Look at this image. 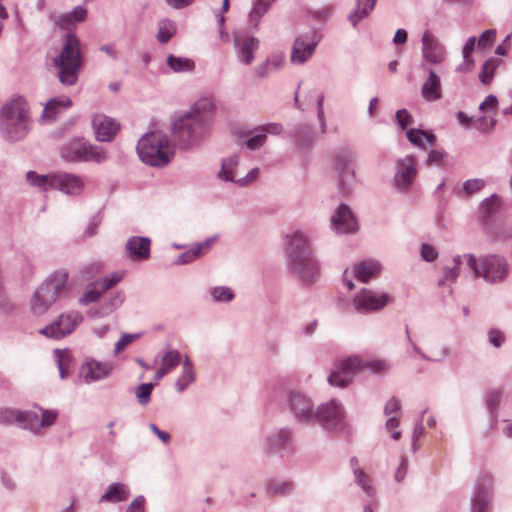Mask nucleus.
I'll return each instance as SVG.
<instances>
[{"label": "nucleus", "instance_id": "4", "mask_svg": "<svg viewBox=\"0 0 512 512\" xmlns=\"http://www.w3.org/2000/svg\"><path fill=\"white\" fill-rule=\"evenodd\" d=\"M140 159L151 166L163 167L174 156V148L167 136L159 131L151 132L143 136L137 145Z\"/></svg>", "mask_w": 512, "mask_h": 512}, {"label": "nucleus", "instance_id": "34", "mask_svg": "<svg viewBox=\"0 0 512 512\" xmlns=\"http://www.w3.org/2000/svg\"><path fill=\"white\" fill-rule=\"evenodd\" d=\"M183 372L181 377L176 381L175 386L179 392H182L186 389L188 385H190L195 380L194 369L191 361L188 357L182 362Z\"/></svg>", "mask_w": 512, "mask_h": 512}, {"label": "nucleus", "instance_id": "21", "mask_svg": "<svg viewBox=\"0 0 512 512\" xmlns=\"http://www.w3.org/2000/svg\"><path fill=\"white\" fill-rule=\"evenodd\" d=\"M112 370L111 363L91 360L82 367L81 373L86 381H96L107 377Z\"/></svg>", "mask_w": 512, "mask_h": 512}, {"label": "nucleus", "instance_id": "61", "mask_svg": "<svg viewBox=\"0 0 512 512\" xmlns=\"http://www.w3.org/2000/svg\"><path fill=\"white\" fill-rule=\"evenodd\" d=\"M495 34H481L478 40V48H484L493 44V36Z\"/></svg>", "mask_w": 512, "mask_h": 512}, {"label": "nucleus", "instance_id": "20", "mask_svg": "<svg viewBox=\"0 0 512 512\" xmlns=\"http://www.w3.org/2000/svg\"><path fill=\"white\" fill-rule=\"evenodd\" d=\"M332 224L339 233H352L357 229V223L350 209L346 205H341L334 217Z\"/></svg>", "mask_w": 512, "mask_h": 512}, {"label": "nucleus", "instance_id": "53", "mask_svg": "<svg viewBox=\"0 0 512 512\" xmlns=\"http://www.w3.org/2000/svg\"><path fill=\"white\" fill-rule=\"evenodd\" d=\"M494 125L495 120L487 117H480L474 121V126L481 131H489L493 129Z\"/></svg>", "mask_w": 512, "mask_h": 512}, {"label": "nucleus", "instance_id": "12", "mask_svg": "<svg viewBox=\"0 0 512 512\" xmlns=\"http://www.w3.org/2000/svg\"><path fill=\"white\" fill-rule=\"evenodd\" d=\"M81 321L82 316L79 312L61 314L54 322L44 327L41 333L54 339H61L72 333Z\"/></svg>", "mask_w": 512, "mask_h": 512}, {"label": "nucleus", "instance_id": "11", "mask_svg": "<svg viewBox=\"0 0 512 512\" xmlns=\"http://www.w3.org/2000/svg\"><path fill=\"white\" fill-rule=\"evenodd\" d=\"M389 301L388 294L364 288L355 295L353 306L360 313H368L382 309Z\"/></svg>", "mask_w": 512, "mask_h": 512}, {"label": "nucleus", "instance_id": "15", "mask_svg": "<svg viewBox=\"0 0 512 512\" xmlns=\"http://www.w3.org/2000/svg\"><path fill=\"white\" fill-rule=\"evenodd\" d=\"M315 419L326 429L334 430L341 424L343 419L342 407L335 400H332L318 408L315 413Z\"/></svg>", "mask_w": 512, "mask_h": 512}, {"label": "nucleus", "instance_id": "47", "mask_svg": "<svg viewBox=\"0 0 512 512\" xmlns=\"http://www.w3.org/2000/svg\"><path fill=\"white\" fill-rule=\"evenodd\" d=\"M484 187V181L482 179H470L463 184V191L467 195H471L475 192L480 191Z\"/></svg>", "mask_w": 512, "mask_h": 512}, {"label": "nucleus", "instance_id": "18", "mask_svg": "<svg viewBox=\"0 0 512 512\" xmlns=\"http://www.w3.org/2000/svg\"><path fill=\"white\" fill-rule=\"evenodd\" d=\"M235 47L241 61L250 64L254 59V52L259 47V40L249 34H237Z\"/></svg>", "mask_w": 512, "mask_h": 512}, {"label": "nucleus", "instance_id": "13", "mask_svg": "<svg viewBox=\"0 0 512 512\" xmlns=\"http://www.w3.org/2000/svg\"><path fill=\"white\" fill-rule=\"evenodd\" d=\"M320 41L316 34H304L299 36L293 45L291 52V62L303 64L314 53V50Z\"/></svg>", "mask_w": 512, "mask_h": 512}, {"label": "nucleus", "instance_id": "6", "mask_svg": "<svg viewBox=\"0 0 512 512\" xmlns=\"http://www.w3.org/2000/svg\"><path fill=\"white\" fill-rule=\"evenodd\" d=\"M27 181L43 191L49 189H58L69 195H79L85 187V181L82 177L69 173H56L50 175H38L34 171H29L26 175Z\"/></svg>", "mask_w": 512, "mask_h": 512}, {"label": "nucleus", "instance_id": "14", "mask_svg": "<svg viewBox=\"0 0 512 512\" xmlns=\"http://www.w3.org/2000/svg\"><path fill=\"white\" fill-rule=\"evenodd\" d=\"M0 423L16 424L23 429H35L38 425V414L15 409H0Z\"/></svg>", "mask_w": 512, "mask_h": 512}, {"label": "nucleus", "instance_id": "25", "mask_svg": "<svg viewBox=\"0 0 512 512\" xmlns=\"http://www.w3.org/2000/svg\"><path fill=\"white\" fill-rule=\"evenodd\" d=\"M415 158L406 156L399 161V170L396 174V182L403 187L409 186L416 176Z\"/></svg>", "mask_w": 512, "mask_h": 512}, {"label": "nucleus", "instance_id": "29", "mask_svg": "<svg viewBox=\"0 0 512 512\" xmlns=\"http://www.w3.org/2000/svg\"><path fill=\"white\" fill-rule=\"evenodd\" d=\"M72 106V101L69 97L61 96L49 100L43 110V120H53L58 113L68 109Z\"/></svg>", "mask_w": 512, "mask_h": 512}, {"label": "nucleus", "instance_id": "28", "mask_svg": "<svg viewBox=\"0 0 512 512\" xmlns=\"http://www.w3.org/2000/svg\"><path fill=\"white\" fill-rule=\"evenodd\" d=\"M291 408L297 417L303 419L315 418L309 399L300 393L291 395Z\"/></svg>", "mask_w": 512, "mask_h": 512}, {"label": "nucleus", "instance_id": "37", "mask_svg": "<svg viewBox=\"0 0 512 512\" xmlns=\"http://www.w3.org/2000/svg\"><path fill=\"white\" fill-rule=\"evenodd\" d=\"M210 245H211L210 240H207L203 243L198 244L195 248H192V249L186 251L185 253H183L179 257L177 263L187 264V263L194 261L196 258H198L203 253H205L209 249Z\"/></svg>", "mask_w": 512, "mask_h": 512}, {"label": "nucleus", "instance_id": "38", "mask_svg": "<svg viewBox=\"0 0 512 512\" xmlns=\"http://www.w3.org/2000/svg\"><path fill=\"white\" fill-rule=\"evenodd\" d=\"M167 64L174 72L177 73L192 71L195 68V64L191 59L175 57L173 55L168 56Z\"/></svg>", "mask_w": 512, "mask_h": 512}, {"label": "nucleus", "instance_id": "31", "mask_svg": "<svg viewBox=\"0 0 512 512\" xmlns=\"http://www.w3.org/2000/svg\"><path fill=\"white\" fill-rule=\"evenodd\" d=\"M276 0H254L251 12L248 16L250 29H258L260 19L267 13Z\"/></svg>", "mask_w": 512, "mask_h": 512}, {"label": "nucleus", "instance_id": "56", "mask_svg": "<svg viewBox=\"0 0 512 512\" xmlns=\"http://www.w3.org/2000/svg\"><path fill=\"white\" fill-rule=\"evenodd\" d=\"M401 405L400 401L397 398H391L384 407V413L387 416H390L393 413H396L400 410Z\"/></svg>", "mask_w": 512, "mask_h": 512}, {"label": "nucleus", "instance_id": "52", "mask_svg": "<svg viewBox=\"0 0 512 512\" xmlns=\"http://www.w3.org/2000/svg\"><path fill=\"white\" fill-rule=\"evenodd\" d=\"M421 257L425 261H434L438 257V252L433 246L423 244L421 247Z\"/></svg>", "mask_w": 512, "mask_h": 512}, {"label": "nucleus", "instance_id": "40", "mask_svg": "<svg viewBox=\"0 0 512 512\" xmlns=\"http://www.w3.org/2000/svg\"><path fill=\"white\" fill-rule=\"evenodd\" d=\"M498 65L499 60L496 58H490L483 64L479 74V79L483 84H489L491 82Z\"/></svg>", "mask_w": 512, "mask_h": 512}, {"label": "nucleus", "instance_id": "44", "mask_svg": "<svg viewBox=\"0 0 512 512\" xmlns=\"http://www.w3.org/2000/svg\"><path fill=\"white\" fill-rule=\"evenodd\" d=\"M55 356L57 359L58 369L61 378L68 376V367L70 364V354L65 350H56Z\"/></svg>", "mask_w": 512, "mask_h": 512}, {"label": "nucleus", "instance_id": "64", "mask_svg": "<svg viewBox=\"0 0 512 512\" xmlns=\"http://www.w3.org/2000/svg\"><path fill=\"white\" fill-rule=\"evenodd\" d=\"M268 65L273 66L275 69H278L284 63V57L282 55L274 56L272 59L268 60Z\"/></svg>", "mask_w": 512, "mask_h": 512}, {"label": "nucleus", "instance_id": "59", "mask_svg": "<svg viewBox=\"0 0 512 512\" xmlns=\"http://www.w3.org/2000/svg\"><path fill=\"white\" fill-rule=\"evenodd\" d=\"M355 476H356L357 482L362 486V488L365 489L366 491H369V489H370V486L368 484L369 483V479L363 473V471L355 470Z\"/></svg>", "mask_w": 512, "mask_h": 512}, {"label": "nucleus", "instance_id": "49", "mask_svg": "<svg viewBox=\"0 0 512 512\" xmlns=\"http://www.w3.org/2000/svg\"><path fill=\"white\" fill-rule=\"evenodd\" d=\"M212 295L217 301H230L233 299V293L229 288L226 287L214 288Z\"/></svg>", "mask_w": 512, "mask_h": 512}, {"label": "nucleus", "instance_id": "1", "mask_svg": "<svg viewBox=\"0 0 512 512\" xmlns=\"http://www.w3.org/2000/svg\"><path fill=\"white\" fill-rule=\"evenodd\" d=\"M215 106L210 98L198 99L190 111L180 117L173 126L176 139L188 147L207 135L214 119Z\"/></svg>", "mask_w": 512, "mask_h": 512}, {"label": "nucleus", "instance_id": "22", "mask_svg": "<svg viewBox=\"0 0 512 512\" xmlns=\"http://www.w3.org/2000/svg\"><path fill=\"white\" fill-rule=\"evenodd\" d=\"M121 278V275L115 274L110 278L103 279L101 282H96L85 291L83 295V301L85 303L97 301L106 290L116 285L121 280Z\"/></svg>", "mask_w": 512, "mask_h": 512}, {"label": "nucleus", "instance_id": "3", "mask_svg": "<svg viewBox=\"0 0 512 512\" xmlns=\"http://www.w3.org/2000/svg\"><path fill=\"white\" fill-rule=\"evenodd\" d=\"M82 62L80 42L76 34H67L60 53L53 59L59 81L67 86L76 84Z\"/></svg>", "mask_w": 512, "mask_h": 512}, {"label": "nucleus", "instance_id": "7", "mask_svg": "<svg viewBox=\"0 0 512 512\" xmlns=\"http://www.w3.org/2000/svg\"><path fill=\"white\" fill-rule=\"evenodd\" d=\"M363 368L379 373L387 369V364L380 359L364 363L358 356H350L337 363L336 369L328 377V382L332 386L345 388L351 383L354 375Z\"/></svg>", "mask_w": 512, "mask_h": 512}, {"label": "nucleus", "instance_id": "17", "mask_svg": "<svg viewBox=\"0 0 512 512\" xmlns=\"http://www.w3.org/2000/svg\"><path fill=\"white\" fill-rule=\"evenodd\" d=\"M422 54L423 58L432 64H439L445 60V50L433 34H424Z\"/></svg>", "mask_w": 512, "mask_h": 512}, {"label": "nucleus", "instance_id": "35", "mask_svg": "<svg viewBox=\"0 0 512 512\" xmlns=\"http://www.w3.org/2000/svg\"><path fill=\"white\" fill-rule=\"evenodd\" d=\"M407 138L412 144L421 148L425 147V142L433 144L435 141V136L433 134L415 129L407 131Z\"/></svg>", "mask_w": 512, "mask_h": 512}, {"label": "nucleus", "instance_id": "30", "mask_svg": "<svg viewBox=\"0 0 512 512\" xmlns=\"http://www.w3.org/2000/svg\"><path fill=\"white\" fill-rule=\"evenodd\" d=\"M381 270L378 262L372 260L362 261L354 266V273L361 282H368L372 277L376 276Z\"/></svg>", "mask_w": 512, "mask_h": 512}, {"label": "nucleus", "instance_id": "16", "mask_svg": "<svg viewBox=\"0 0 512 512\" xmlns=\"http://www.w3.org/2000/svg\"><path fill=\"white\" fill-rule=\"evenodd\" d=\"M92 126L99 141L112 140L120 128L115 120L103 114L93 116Z\"/></svg>", "mask_w": 512, "mask_h": 512}, {"label": "nucleus", "instance_id": "10", "mask_svg": "<svg viewBox=\"0 0 512 512\" xmlns=\"http://www.w3.org/2000/svg\"><path fill=\"white\" fill-rule=\"evenodd\" d=\"M63 156L69 161L101 162L106 159L105 152L96 146L80 140L72 141Z\"/></svg>", "mask_w": 512, "mask_h": 512}, {"label": "nucleus", "instance_id": "9", "mask_svg": "<svg viewBox=\"0 0 512 512\" xmlns=\"http://www.w3.org/2000/svg\"><path fill=\"white\" fill-rule=\"evenodd\" d=\"M467 266L472 270L475 277H482L487 282L495 283L502 281L508 274V266L504 258L490 255L477 264L476 258L467 254L464 255Z\"/></svg>", "mask_w": 512, "mask_h": 512}, {"label": "nucleus", "instance_id": "32", "mask_svg": "<svg viewBox=\"0 0 512 512\" xmlns=\"http://www.w3.org/2000/svg\"><path fill=\"white\" fill-rule=\"evenodd\" d=\"M377 0H356L355 10L348 15V20L352 23L355 28L356 24L368 16V14L374 9Z\"/></svg>", "mask_w": 512, "mask_h": 512}, {"label": "nucleus", "instance_id": "36", "mask_svg": "<svg viewBox=\"0 0 512 512\" xmlns=\"http://www.w3.org/2000/svg\"><path fill=\"white\" fill-rule=\"evenodd\" d=\"M279 131H280V126L277 124H271V125H268L267 127H263V128H261V133L256 134L255 136H253L247 140L246 145L248 146V148H250L252 150L257 149V148L263 146V144L265 143V140H266L265 133L266 132L278 133Z\"/></svg>", "mask_w": 512, "mask_h": 512}, {"label": "nucleus", "instance_id": "27", "mask_svg": "<svg viewBox=\"0 0 512 512\" xmlns=\"http://www.w3.org/2000/svg\"><path fill=\"white\" fill-rule=\"evenodd\" d=\"M87 11L82 6L75 7L71 12L62 14L58 18L60 29L71 32L76 28V24L85 20Z\"/></svg>", "mask_w": 512, "mask_h": 512}, {"label": "nucleus", "instance_id": "5", "mask_svg": "<svg viewBox=\"0 0 512 512\" xmlns=\"http://www.w3.org/2000/svg\"><path fill=\"white\" fill-rule=\"evenodd\" d=\"M288 259L295 273L305 282H311L318 274V266L311 257L309 243L301 233H295L289 242Z\"/></svg>", "mask_w": 512, "mask_h": 512}, {"label": "nucleus", "instance_id": "39", "mask_svg": "<svg viewBox=\"0 0 512 512\" xmlns=\"http://www.w3.org/2000/svg\"><path fill=\"white\" fill-rule=\"evenodd\" d=\"M465 261L464 256H458L453 260L452 267H444L443 278L439 280L438 285L442 286L445 282H455L459 276V265Z\"/></svg>", "mask_w": 512, "mask_h": 512}, {"label": "nucleus", "instance_id": "2", "mask_svg": "<svg viewBox=\"0 0 512 512\" xmlns=\"http://www.w3.org/2000/svg\"><path fill=\"white\" fill-rule=\"evenodd\" d=\"M30 110L22 97L11 98L0 109V130L10 140L23 138L29 129Z\"/></svg>", "mask_w": 512, "mask_h": 512}, {"label": "nucleus", "instance_id": "51", "mask_svg": "<svg viewBox=\"0 0 512 512\" xmlns=\"http://www.w3.org/2000/svg\"><path fill=\"white\" fill-rule=\"evenodd\" d=\"M489 342L496 348H499L505 340L504 334L497 329H491L488 333Z\"/></svg>", "mask_w": 512, "mask_h": 512}, {"label": "nucleus", "instance_id": "50", "mask_svg": "<svg viewBox=\"0 0 512 512\" xmlns=\"http://www.w3.org/2000/svg\"><path fill=\"white\" fill-rule=\"evenodd\" d=\"M498 99L494 95H488L485 100L480 104L479 109L483 112H490L497 108Z\"/></svg>", "mask_w": 512, "mask_h": 512}, {"label": "nucleus", "instance_id": "41", "mask_svg": "<svg viewBox=\"0 0 512 512\" xmlns=\"http://www.w3.org/2000/svg\"><path fill=\"white\" fill-rule=\"evenodd\" d=\"M181 362V355L177 350H168L162 357L161 368L169 373Z\"/></svg>", "mask_w": 512, "mask_h": 512}, {"label": "nucleus", "instance_id": "24", "mask_svg": "<svg viewBox=\"0 0 512 512\" xmlns=\"http://www.w3.org/2000/svg\"><path fill=\"white\" fill-rule=\"evenodd\" d=\"M336 169L339 172L341 185L344 188L346 184L350 183V180L354 179L355 172L353 169V157L351 153L343 152L336 156Z\"/></svg>", "mask_w": 512, "mask_h": 512}, {"label": "nucleus", "instance_id": "26", "mask_svg": "<svg viewBox=\"0 0 512 512\" xmlns=\"http://www.w3.org/2000/svg\"><path fill=\"white\" fill-rule=\"evenodd\" d=\"M237 165V160L235 158H230L228 160H225L222 163L221 171L219 172V176L221 178H224L225 180L237 182L240 185H246L253 180H255L259 175L258 168L252 169L249 174L245 178H241L239 180H235L233 175V168Z\"/></svg>", "mask_w": 512, "mask_h": 512}, {"label": "nucleus", "instance_id": "42", "mask_svg": "<svg viewBox=\"0 0 512 512\" xmlns=\"http://www.w3.org/2000/svg\"><path fill=\"white\" fill-rule=\"evenodd\" d=\"M293 489V484L287 481H270L267 486V491L272 495H284L290 493Z\"/></svg>", "mask_w": 512, "mask_h": 512}, {"label": "nucleus", "instance_id": "58", "mask_svg": "<svg viewBox=\"0 0 512 512\" xmlns=\"http://www.w3.org/2000/svg\"><path fill=\"white\" fill-rule=\"evenodd\" d=\"M444 152L438 150L430 151L428 155V163L429 164H441L444 158Z\"/></svg>", "mask_w": 512, "mask_h": 512}, {"label": "nucleus", "instance_id": "63", "mask_svg": "<svg viewBox=\"0 0 512 512\" xmlns=\"http://www.w3.org/2000/svg\"><path fill=\"white\" fill-rule=\"evenodd\" d=\"M176 27L174 22L170 20H163L160 22L159 33L175 31Z\"/></svg>", "mask_w": 512, "mask_h": 512}, {"label": "nucleus", "instance_id": "62", "mask_svg": "<svg viewBox=\"0 0 512 512\" xmlns=\"http://www.w3.org/2000/svg\"><path fill=\"white\" fill-rule=\"evenodd\" d=\"M150 429L161 439L163 443L166 444L170 441V435L158 429V427L155 424H151Z\"/></svg>", "mask_w": 512, "mask_h": 512}, {"label": "nucleus", "instance_id": "8", "mask_svg": "<svg viewBox=\"0 0 512 512\" xmlns=\"http://www.w3.org/2000/svg\"><path fill=\"white\" fill-rule=\"evenodd\" d=\"M68 274L64 271L55 272L35 292L31 299V310L41 315L57 300L60 292L65 288Z\"/></svg>", "mask_w": 512, "mask_h": 512}, {"label": "nucleus", "instance_id": "23", "mask_svg": "<svg viewBox=\"0 0 512 512\" xmlns=\"http://www.w3.org/2000/svg\"><path fill=\"white\" fill-rule=\"evenodd\" d=\"M421 95L429 102L437 101L442 97L441 81L433 70L429 71V75L422 85Z\"/></svg>", "mask_w": 512, "mask_h": 512}, {"label": "nucleus", "instance_id": "54", "mask_svg": "<svg viewBox=\"0 0 512 512\" xmlns=\"http://www.w3.org/2000/svg\"><path fill=\"white\" fill-rule=\"evenodd\" d=\"M488 506V501L485 495H483L481 492H479L473 503V511L474 512H485L486 508Z\"/></svg>", "mask_w": 512, "mask_h": 512}, {"label": "nucleus", "instance_id": "60", "mask_svg": "<svg viewBox=\"0 0 512 512\" xmlns=\"http://www.w3.org/2000/svg\"><path fill=\"white\" fill-rule=\"evenodd\" d=\"M195 0H165V2L175 8V9H182L185 7H188L191 5Z\"/></svg>", "mask_w": 512, "mask_h": 512}, {"label": "nucleus", "instance_id": "45", "mask_svg": "<svg viewBox=\"0 0 512 512\" xmlns=\"http://www.w3.org/2000/svg\"><path fill=\"white\" fill-rule=\"evenodd\" d=\"M475 42V37H472L467 41L463 48V58L465 61V68L463 69L466 71H469L473 68V60L470 58V56L475 49Z\"/></svg>", "mask_w": 512, "mask_h": 512}, {"label": "nucleus", "instance_id": "33", "mask_svg": "<svg viewBox=\"0 0 512 512\" xmlns=\"http://www.w3.org/2000/svg\"><path fill=\"white\" fill-rule=\"evenodd\" d=\"M129 496V492L125 485L121 483L111 484L106 493L100 498L102 502H121L125 501Z\"/></svg>", "mask_w": 512, "mask_h": 512}, {"label": "nucleus", "instance_id": "19", "mask_svg": "<svg viewBox=\"0 0 512 512\" xmlns=\"http://www.w3.org/2000/svg\"><path fill=\"white\" fill-rule=\"evenodd\" d=\"M151 241L146 237H131L126 243L128 256L135 261L147 260L150 256Z\"/></svg>", "mask_w": 512, "mask_h": 512}, {"label": "nucleus", "instance_id": "48", "mask_svg": "<svg viewBox=\"0 0 512 512\" xmlns=\"http://www.w3.org/2000/svg\"><path fill=\"white\" fill-rule=\"evenodd\" d=\"M139 337V334H124L115 344V353H119L124 350L129 344L135 341Z\"/></svg>", "mask_w": 512, "mask_h": 512}, {"label": "nucleus", "instance_id": "46", "mask_svg": "<svg viewBox=\"0 0 512 512\" xmlns=\"http://www.w3.org/2000/svg\"><path fill=\"white\" fill-rule=\"evenodd\" d=\"M154 385L152 383L141 384L137 387L136 395L140 404H146L150 400V395Z\"/></svg>", "mask_w": 512, "mask_h": 512}, {"label": "nucleus", "instance_id": "55", "mask_svg": "<svg viewBox=\"0 0 512 512\" xmlns=\"http://www.w3.org/2000/svg\"><path fill=\"white\" fill-rule=\"evenodd\" d=\"M396 119L402 129L406 128L411 123V116L405 109L397 111Z\"/></svg>", "mask_w": 512, "mask_h": 512}, {"label": "nucleus", "instance_id": "57", "mask_svg": "<svg viewBox=\"0 0 512 512\" xmlns=\"http://www.w3.org/2000/svg\"><path fill=\"white\" fill-rule=\"evenodd\" d=\"M145 499L139 496L127 508V512H144Z\"/></svg>", "mask_w": 512, "mask_h": 512}, {"label": "nucleus", "instance_id": "43", "mask_svg": "<svg viewBox=\"0 0 512 512\" xmlns=\"http://www.w3.org/2000/svg\"><path fill=\"white\" fill-rule=\"evenodd\" d=\"M58 416L55 410H43L41 419L38 418V425L35 429H30L34 433H39L41 428L50 427L54 424Z\"/></svg>", "mask_w": 512, "mask_h": 512}]
</instances>
